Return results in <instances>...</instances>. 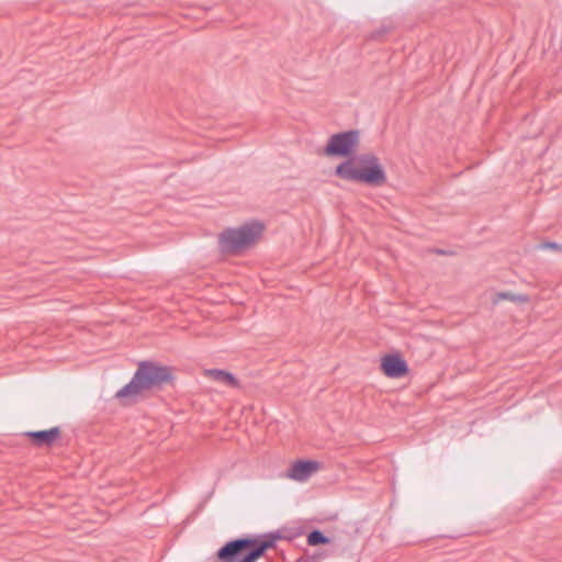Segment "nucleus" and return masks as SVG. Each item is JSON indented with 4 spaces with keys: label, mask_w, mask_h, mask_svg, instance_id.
I'll list each match as a JSON object with an SVG mask.
<instances>
[{
    "label": "nucleus",
    "mask_w": 562,
    "mask_h": 562,
    "mask_svg": "<svg viewBox=\"0 0 562 562\" xmlns=\"http://www.w3.org/2000/svg\"><path fill=\"white\" fill-rule=\"evenodd\" d=\"M498 299H510L512 301H517L521 303H527L529 301L528 295L526 294H519V295H512L509 293L501 292L497 294Z\"/></svg>",
    "instance_id": "11"
},
{
    "label": "nucleus",
    "mask_w": 562,
    "mask_h": 562,
    "mask_svg": "<svg viewBox=\"0 0 562 562\" xmlns=\"http://www.w3.org/2000/svg\"><path fill=\"white\" fill-rule=\"evenodd\" d=\"M381 369L389 378H401L407 373L408 366L400 355L394 353L382 358Z\"/></svg>",
    "instance_id": "6"
},
{
    "label": "nucleus",
    "mask_w": 562,
    "mask_h": 562,
    "mask_svg": "<svg viewBox=\"0 0 562 562\" xmlns=\"http://www.w3.org/2000/svg\"><path fill=\"white\" fill-rule=\"evenodd\" d=\"M175 380L172 369L154 361H140L132 380L119 390L116 398L134 397L148 390H160Z\"/></svg>",
    "instance_id": "1"
},
{
    "label": "nucleus",
    "mask_w": 562,
    "mask_h": 562,
    "mask_svg": "<svg viewBox=\"0 0 562 562\" xmlns=\"http://www.w3.org/2000/svg\"><path fill=\"white\" fill-rule=\"evenodd\" d=\"M329 542L330 539L318 529H314L307 535V543L310 546H321Z\"/></svg>",
    "instance_id": "10"
},
{
    "label": "nucleus",
    "mask_w": 562,
    "mask_h": 562,
    "mask_svg": "<svg viewBox=\"0 0 562 562\" xmlns=\"http://www.w3.org/2000/svg\"><path fill=\"white\" fill-rule=\"evenodd\" d=\"M319 467V462L314 460H297L288 470V476L292 480L303 482L316 472Z\"/></svg>",
    "instance_id": "7"
},
{
    "label": "nucleus",
    "mask_w": 562,
    "mask_h": 562,
    "mask_svg": "<svg viewBox=\"0 0 562 562\" xmlns=\"http://www.w3.org/2000/svg\"><path fill=\"white\" fill-rule=\"evenodd\" d=\"M335 175L342 180L361 182L371 187H381L386 182V173L378 156L372 153L347 159L335 169Z\"/></svg>",
    "instance_id": "2"
},
{
    "label": "nucleus",
    "mask_w": 562,
    "mask_h": 562,
    "mask_svg": "<svg viewBox=\"0 0 562 562\" xmlns=\"http://www.w3.org/2000/svg\"><path fill=\"white\" fill-rule=\"evenodd\" d=\"M260 222L246 223L237 228H226L218 235V248L222 254L236 255L252 246L263 232Z\"/></svg>",
    "instance_id": "4"
},
{
    "label": "nucleus",
    "mask_w": 562,
    "mask_h": 562,
    "mask_svg": "<svg viewBox=\"0 0 562 562\" xmlns=\"http://www.w3.org/2000/svg\"><path fill=\"white\" fill-rule=\"evenodd\" d=\"M280 535H265L261 539L237 538L226 542L216 552L220 562H256L274 546Z\"/></svg>",
    "instance_id": "3"
},
{
    "label": "nucleus",
    "mask_w": 562,
    "mask_h": 562,
    "mask_svg": "<svg viewBox=\"0 0 562 562\" xmlns=\"http://www.w3.org/2000/svg\"><path fill=\"white\" fill-rule=\"evenodd\" d=\"M35 447H50L60 437V428L52 427L47 430L26 431L24 434Z\"/></svg>",
    "instance_id": "8"
},
{
    "label": "nucleus",
    "mask_w": 562,
    "mask_h": 562,
    "mask_svg": "<svg viewBox=\"0 0 562 562\" xmlns=\"http://www.w3.org/2000/svg\"><path fill=\"white\" fill-rule=\"evenodd\" d=\"M436 252H437V254H440V255H445V254H446V251L440 250V249L436 250Z\"/></svg>",
    "instance_id": "15"
},
{
    "label": "nucleus",
    "mask_w": 562,
    "mask_h": 562,
    "mask_svg": "<svg viewBox=\"0 0 562 562\" xmlns=\"http://www.w3.org/2000/svg\"><path fill=\"white\" fill-rule=\"evenodd\" d=\"M541 249L562 250V245L554 241H546L539 246Z\"/></svg>",
    "instance_id": "12"
},
{
    "label": "nucleus",
    "mask_w": 562,
    "mask_h": 562,
    "mask_svg": "<svg viewBox=\"0 0 562 562\" xmlns=\"http://www.w3.org/2000/svg\"><path fill=\"white\" fill-rule=\"evenodd\" d=\"M359 143V131L350 130L334 134L329 137L323 154L328 157H348L357 148Z\"/></svg>",
    "instance_id": "5"
},
{
    "label": "nucleus",
    "mask_w": 562,
    "mask_h": 562,
    "mask_svg": "<svg viewBox=\"0 0 562 562\" xmlns=\"http://www.w3.org/2000/svg\"><path fill=\"white\" fill-rule=\"evenodd\" d=\"M204 375L211 380L232 387H239V381L228 371L221 369H209Z\"/></svg>",
    "instance_id": "9"
},
{
    "label": "nucleus",
    "mask_w": 562,
    "mask_h": 562,
    "mask_svg": "<svg viewBox=\"0 0 562 562\" xmlns=\"http://www.w3.org/2000/svg\"><path fill=\"white\" fill-rule=\"evenodd\" d=\"M295 562H311V560H308V559H299Z\"/></svg>",
    "instance_id": "14"
},
{
    "label": "nucleus",
    "mask_w": 562,
    "mask_h": 562,
    "mask_svg": "<svg viewBox=\"0 0 562 562\" xmlns=\"http://www.w3.org/2000/svg\"><path fill=\"white\" fill-rule=\"evenodd\" d=\"M384 32H385V31H383V30L378 31V32H374V33H372L371 37H372L373 40H379V38H380V36H381L382 34H384Z\"/></svg>",
    "instance_id": "13"
}]
</instances>
